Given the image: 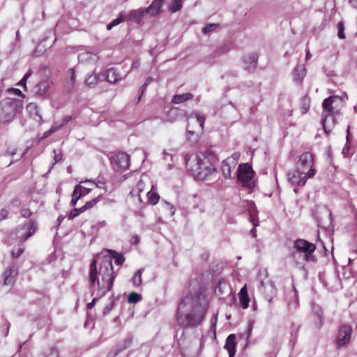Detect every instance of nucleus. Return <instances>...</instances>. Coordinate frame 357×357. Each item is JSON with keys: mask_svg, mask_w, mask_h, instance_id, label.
I'll return each instance as SVG.
<instances>
[{"mask_svg": "<svg viewBox=\"0 0 357 357\" xmlns=\"http://www.w3.org/2000/svg\"><path fill=\"white\" fill-rule=\"evenodd\" d=\"M54 154H55V155H54V164L52 165V166L50 168V169H49L48 172H50L52 170V169L53 168V166H54V164H56V163H57V162H61V161L63 160V155H62V153H58V154H56V150H55V149L54 150Z\"/></svg>", "mask_w": 357, "mask_h": 357, "instance_id": "47", "label": "nucleus"}, {"mask_svg": "<svg viewBox=\"0 0 357 357\" xmlns=\"http://www.w3.org/2000/svg\"><path fill=\"white\" fill-rule=\"evenodd\" d=\"M98 257V256H96L93 259L89 267L91 286L93 287L96 284L97 289L93 292V294H96V297L93 298L91 302L89 303L86 305L89 310L92 309L96 302L112 289L116 278V274L112 269L111 259L107 257L104 259L102 267L98 272L97 259Z\"/></svg>", "mask_w": 357, "mask_h": 357, "instance_id": "2", "label": "nucleus"}, {"mask_svg": "<svg viewBox=\"0 0 357 357\" xmlns=\"http://www.w3.org/2000/svg\"><path fill=\"white\" fill-rule=\"evenodd\" d=\"M352 334V328L350 325L343 324L340 326L337 337V344L339 347H344L349 342Z\"/></svg>", "mask_w": 357, "mask_h": 357, "instance_id": "12", "label": "nucleus"}, {"mask_svg": "<svg viewBox=\"0 0 357 357\" xmlns=\"http://www.w3.org/2000/svg\"><path fill=\"white\" fill-rule=\"evenodd\" d=\"M91 188H88L82 186V190L78 192H79V193L82 195V197H84V196L87 195L88 194H89L91 192Z\"/></svg>", "mask_w": 357, "mask_h": 357, "instance_id": "55", "label": "nucleus"}, {"mask_svg": "<svg viewBox=\"0 0 357 357\" xmlns=\"http://www.w3.org/2000/svg\"><path fill=\"white\" fill-rule=\"evenodd\" d=\"M119 354V352H117V349L115 347H113L108 353L107 357H116Z\"/></svg>", "mask_w": 357, "mask_h": 357, "instance_id": "57", "label": "nucleus"}, {"mask_svg": "<svg viewBox=\"0 0 357 357\" xmlns=\"http://www.w3.org/2000/svg\"><path fill=\"white\" fill-rule=\"evenodd\" d=\"M164 209L167 211L170 217H172L175 213V208L170 203L163 201L162 202Z\"/></svg>", "mask_w": 357, "mask_h": 357, "instance_id": "40", "label": "nucleus"}, {"mask_svg": "<svg viewBox=\"0 0 357 357\" xmlns=\"http://www.w3.org/2000/svg\"><path fill=\"white\" fill-rule=\"evenodd\" d=\"M254 172L252 167L248 163L241 164L237 170V179L240 181L243 186L249 188L255 187L254 181H252Z\"/></svg>", "mask_w": 357, "mask_h": 357, "instance_id": "6", "label": "nucleus"}, {"mask_svg": "<svg viewBox=\"0 0 357 357\" xmlns=\"http://www.w3.org/2000/svg\"><path fill=\"white\" fill-rule=\"evenodd\" d=\"M144 269L140 268L137 271L135 272L134 276L132 277V282L134 286L139 287L142 284V275Z\"/></svg>", "mask_w": 357, "mask_h": 357, "instance_id": "32", "label": "nucleus"}, {"mask_svg": "<svg viewBox=\"0 0 357 357\" xmlns=\"http://www.w3.org/2000/svg\"><path fill=\"white\" fill-rule=\"evenodd\" d=\"M26 110L29 114L40 124L43 123V120L40 114V109L38 105L35 102H30L26 106Z\"/></svg>", "mask_w": 357, "mask_h": 357, "instance_id": "16", "label": "nucleus"}, {"mask_svg": "<svg viewBox=\"0 0 357 357\" xmlns=\"http://www.w3.org/2000/svg\"><path fill=\"white\" fill-rule=\"evenodd\" d=\"M59 351L56 347H52L50 349L49 353H47L45 357H59Z\"/></svg>", "mask_w": 357, "mask_h": 357, "instance_id": "48", "label": "nucleus"}, {"mask_svg": "<svg viewBox=\"0 0 357 357\" xmlns=\"http://www.w3.org/2000/svg\"><path fill=\"white\" fill-rule=\"evenodd\" d=\"M106 79L110 83H116L119 81V74L114 68H109L106 71Z\"/></svg>", "mask_w": 357, "mask_h": 357, "instance_id": "28", "label": "nucleus"}, {"mask_svg": "<svg viewBox=\"0 0 357 357\" xmlns=\"http://www.w3.org/2000/svg\"><path fill=\"white\" fill-rule=\"evenodd\" d=\"M139 241V237L137 235L133 236L131 238V243L134 244H137Z\"/></svg>", "mask_w": 357, "mask_h": 357, "instance_id": "61", "label": "nucleus"}, {"mask_svg": "<svg viewBox=\"0 0 357 357\" xmlns=\"http://www.w3.org/2000/svg\"><path fill=\"white\" fill-rule=\"evenodd\" d=\"M62 127H63V126L62 125L61 123H54L50 129L52 131V132L54 133V132L59 130Z\"/></svg>", "mask_w": 357, "mask_h": 357, "instance_id": "52", "label": "nucleus"}, {"mask_svg": "<svg viewBox=\"0 0 357 357\" xmlns=\"http://www.w3.org/2000/svg\"><path fill=\"white\" fill-rule=\"evenodd\" d=\"M305 76V68L303 65H297L293 70L294 81L297 84H301Z\"/></svg>", "mask_w": 357, "mask_h": 357, "instance_id": "25", "label": "nucleus"}, {"mask_svg": "<svg viewBox=\"0 0 357 357\" xmlns=\"http://www.w3.org/2000/svg\"><path fill=\"white\" fill-rule=\"evenodd\" d=\"M101 199L100 196H98L97 197L86 202V204L82 206V209L84 211H86L88 209H90L93 208Z\"/></svg>", "mask_w": 357, "mask_h": 357, "instance_id": "39", "label": "nucleus"}, {"mask_svg": "<svg viewBox=\"0 0 357 357\" xmlns=\"http://www.w3.org/2000/svg\"><path fill=\"white\" fill-rule=\"evenodd\" d=\"M219 26V24L217 23H209L206 24L205 26L202 28V32L204 34H209L213 31H215Z\"/></svg>", "mask_w": 357, "mask_h": 357, "instance_id": "34", "label": "nucleus"}, {"mask_svg": "<svg viewBox=\"0 0 357 357\" xmlns=\"http://www.w3.org/2000/svg\"><path fill=\"white\" fill-rule=\"evenodd\" d=\"M31 72L29 70L20 81L19 84L21 86H25L27 79L31 76Z\"/></svg>", "mask_w": 357, "mask_h": 357, "instance_id": "49", "label": "nucleus"}, {"mask_svg": "<svg viewBox=\"0 0 357 357\" xmlns=\"http://www.w3.org/2000/svg\"><path fill=\"white\" fill-rule=\"evenodd\" d=\"M21 214L24 218H29L32 215V212L29 208H23L21 211Z\"/></svg>", "mask_w": 357, "mask_h": 357, "instance_id": "51", "label": "nucleus"}, {"mask_svg": "<svg viewBox=\"0 0 357 357\" xmlns=\"http://www.w3.org/2000/svg\"><path fill=\"white\" fill-rule=\"evenodd\" d=\"M22 102L17 98H8L0 102V121H12L17 112L22 110Z\"/></svg>", "mask_w": 357, "mask_h": 357, "instance_id": "4", "label": "nucleus"}, {"mask_svg": "<svg viewBox=\"0 0 357 357\" xmlns=\"http://www.w3.org/2000/svg\"><path fill=\"white\" fill-rule=\"evenodd\" d=\"M249 206H251V208L250 209V219H251L252 217V210H256V206H255V203L253 202H249Z\"/></svg>", "mask_w": 357, "mask_h": 357, "instance_id": "62", "label": "nucleus"}, {"mask_svg": "<svg viewBox=\"0 0 357 357\" xmlns=\"http://www.w3.org/2000/svg\"><path fill=\"white\" fill-rule=\"evenodd\" d=\"M196 118L197 121L199 123V126L202 129L204 128V122H205V116L204 115H200L197 112H192L190 114L189 118Z\"/></svg>", "mask_w": 357, "mask_h": 357, "instance_id": "38", "label": "nucleus"}, {"mask_svg": "<svg viewBox=\"0 0 357 357\" xmlns=\"http://www.w3.org/2000/svg\"><path fill=\"white\" fill-rule=\"evenodd\" d=\"M107 225V222L105 220L100 221L98 222L96 225H94L93 227L97 230L100 229V228L105 227Z\"/></svg>", "mask_w": 357, "mask_h": 357, "instance_id": "56", "label": "nucleus"}, {"mask_svg": "<svg viewBox=\"0 0 357 357\" xmlns=\"http://www.w3.org/2000/svg\"><path fill=\"white\" fill-rule=\"evenodd\" d=\"M95 185L97 188H105L106 183L105 181H96Z\"/></svg>", "mask_w": 357, "mask_h": 357, "instance_id": "59", "label": "nucleus"}, {"mask_svg": "<svg viewBox=\"0 0 357 357\" xmlns=\"http://www.w3.org/2000/svg\"><path fill=\"white\" fill-rule=\"evenodd\" d=\"M108 252H109V255H103L101 257V262H100L99 269L102 267L104 259L107 257H109L111 259V266H112V271L114 272L113 266H112L113 259H115V263L117 265H121L124 262L125 258L122 255L119 254L117 252H116L114 250H109Z\"/></svg>", "mask_w": 357, "mask_h": 357, "instance_id": "19", "label": "nucleus"}, {"mask_svg": "<svg viewBox=\"0 0 357 357\" xmlns=\"http://www.w3.org/2000/svg\"><path fill=\"white\" fill-rule=\"evenodd\" d=\"M17 275V271L14 266L8 268L3 273L4 284L6 285L13 284L15 282V278Z\"/></svg>", "mask_w": 357, "mask_h": 357, "instance_id": "23", "label": "nucleus"}, {"mask_svg": "<svg viewBox=\"0 0 357 357\" xmlns=\"http://www.w3.org/2000/svg\"><path fill=\"white\" fill-rule=\"evenodd\" d=\"M8 211L5 209L2 208L0 210V221L6 219L8 217Z\"/></svg>", "mask_w": 357, "mask_h": 357, "instance_id": "53", "label": "nucleus"}, {"mask_svg": "<svg viewBox=\"0 0 357 357\" xmlns=\"http://www.w3.org/2000/svg\"><path fill=\"white\" fill-rule=\"evenodd\" d=\"M114 301H112L109 304L105 306L102 314L104 316L108 314L114 307Z\"/></svg>", "mask_w": 357, "mask_h": 357, "instance_id": "46", "label": "nucleus"}, {"mask_svg": "<svg viewBox=\"0 0 357 357\" xmlns=\"http://www.w3.org/2000/svg\"><path fill=\"white\" fill-rule=\"evenodd\" d=\"M238 157L239 155L237 153H234L231 156L228 157L227 159L223 160L221 170L225 178H231V169L235 168Z\"/></svg>", "mask_w": 357, "mask_h": 357, "instance_id": "13", "label": "nucleus"}, {"mask_svg": "<svg viewBox=\"0 0 357 357\" xmlns=\"http://www.w3.org/2000/svg\"><path fill=\"white\" fill-rule=\"evenodd\" d=\"M252 326H253V324L250 322L248 324V337H249L251 335V331L252 330Z\"/></svg>", "mask_w": 357, "mask_h": 357, "instance_id": "64", "label": "nucleus"}, {"mask_svg": "<svg viewBox=\"0 0 357 357\" xmlns=\"http://www.w3.org/2000/svg\"><path fill=\"white\" fill-rule=\"evenodd\" d=\"M24 252V248H19L17 250H13L12 255L15 258H18Z\"/></svg>", "mask_w": 357, "mask_h": 357, "instance_id": "50", "label": "nucleus"}, {"mask_svg": "<svg viewBox=\"0 0 357 357\" xmlns=\"http://www.w3.org/2000/svg\"><path fill=\"white\" fill-rule=\"evenodd\" d=\"M68 73L70 74V80L73 84L75 82V73L73 68H70Z\"/></svg>", "mask_w": 357, "mask_h": 357, "instance_id": "58", "label": "nucleus"}, {"mask_svg": "<svg viewBox=\"0 0 357 357\" xmlns=\"http://www.w3.org/2000/svg\"><path fill=\"white\" fill-rule=\"evenodd\" d=\"M123 21H125L124 15L123 13H121L117 18L113 20L109 24H107V29L111 30L114 26L119 25Z\"/></svg>", "mask_w": 357, "mask_h": 357, "instance_id": "35", "label": "nucleus"}, {"mask_svg": "<svg viewBox=\"0 0 357 357\" xmlns=\"http://www.w3.org/2000/svg\"><path fill=\"white\" fill-rule=\"evenodd\" d=\"M294 248L296 250V252H293L291 256L294 258L298 253L309 254V252H314L316 250V245L314 243H310L307 241L298 238L294 243Z\"/></svg>", "mask_w": 357, "mask_h": 357, "instance_id": "10", "label": "nucleus"}, {"mask_svg": "<svg viewBox=\"0 0 357 357\" xmlns=\"http://www.w3.org/2000/svg\"><path fill=\"white\" fill-rule=\"evenodd\" d=\"M193 95L191 93H185L183 94H176L173 96L172 102L174 104H180L192 99Z\"/></svg>", "mask_w": 357, "mask_h": 357, "instance_id": "26", "label": "nucleus"}, {"mask_svg": "<svg viewBox=\"0 0 357 357\" xmlns=\"http://www.w3.org/2000/svg\"><path fill=\"white\" fill-rule=\"evenodd\" d=\"M74 119H75V118L72 116H66L63 118V119L61 121V123L64 126L65 125H66L68 123H69L70 121H72Z\"/></svg>", "mask_w": 357, "mask_h": 357, "instance_id": "54", "label": "nucleus"}, {"mask_svg": "<svg viewBox=\"0 0 357 357\" xmlns=\"http://www.w3.org/2000/svg\"><path fill=\"white\" fill-rule=\"evenodd\" d=\"M250 303V298L248 295L240 296V305L243 309L248 308Z\"/></svg>", "mask_w": 357, "mask_h": 357, "instance_id": "43", "label": "nucleus"}, {"mask_svg": "<svg viewBox=\"0 0 357 357\" xmlns=\"http://www.w3.org/2000/svg\"><path fill=\"white\" fill-rule=\"evenodd\" d=\"M208 307V302L202 289L189 293L178 305L176 314L178 325L186 328L197 327L204 320Z\"/></svg>", "mask_w": 357, "mask_h": 357, "instance_id": "1", "label": "nucleus"}, {"mask_svg": "<svg viewBox=\"0 0 357 357\" xmlns=\"http://www.w3.org/2000/svg\"><path fill=\"white\" fill-rule=\"evenodd\" d=\"M99 79L100 78L97 75L91 74L87 76L85 79V83L89 86L93 87L98 84Z\"/></svg>", "mask_w": 357, "mask_h": 357, "instance_id": "33", "label": "nucleus"}, {"mask_svg": "<svg viewBox=\"0 0 357 357\" xmlns=\"http://www.w3.org/2000/svg\"><path fill=\"white\" fill-rule=\"evenodd\" d=\"M132 339L133 337L132 335H128L122 342L118 343L114 347L117 349V352L121 353L130 346Z\"/></svg>", "mask_w": 357, "mask_h": 357, "instance_id": "27", "label": "nucleus"}, {"mask_svg": "<svg viewBox=\"0 0 357 357\" xmlns=\"http://www.w3.org/2000/svg\"><path fill=\"white\" fill-rule=\"evenodd\" d=\"M303 259L305 261L310 262H317V259L315 255H313V252H309V254H305L303 255Z\"/></svg>", "mask_w": 357, "mask_h": 357, "instance_id": "45", "label": "nucleus"}, {"mask_svg": "<svg viewBox=\"0 0 357 357\" xmlns=\"http://www.w3.org/2000/svg\"><path fill=\"white\" fill-rule=\"evenodd\" d=\"M52 134H53V132L51 130V129H50L49 130H47L44 132L42 138L45 139V138L48 137L49 136H50Z\"/></svg>", "mask_w": 357, "mask_h": 357, "instance_id": "63", "label": "nucleus"}, {"mask_svg": "<svg viewBox=\"0 0 357 357\" xmlns=\"http://www.w3.org/2000/svg\"><path fill=\"white\" fill-rule=\"evenodd\" d=\"M144 15V8L132 10L129 13L124 15V20L125 21H132L139 24Z\"/></svg>", "mask_w": 357, "mask_h": 357, "instance_id": "18", "label": "nucleus"}, {"mask_svg": "<svg viewBox=\"0 0 357 357\" xmlns=\"http://www.w3.org/2000/svg\"><path fill=\"white\" fill-rule=\"evenodd\" d=\"M231 289L227 280L224 278L220 279L215 288V293L218 295L222 296L225 294H230Z\"/></svg>", "mask_w": 357, "mask_h": 357, "instance_id": "20", "label": "nucleus"}, {"mask_svg": "<svg viewBox=\"0 0 357 357\" xmlns=\"http://www.w3.org/2000/svg\"><path fill=\"white\" fill-rule=\"evenodd\" d=\"M52 82L48 79L43 80L36 84L32 89V93L36 98L45 100L49 96V91Z\"/></svg>", "mask_w": 357, "mask_h": 357, "instance_id": "9", "label": "nucleus"}, {"mask_svg": "<svg viewBox=\"0 0 357 357\" xmlns=\"http://www.w3.org/2000/svg\"><path fill=\"white\" fill-rule=\"evenodd\" d=\"M301 112L306 114L310 107V98L307 96H304L301 99Z\"/></svg>", "mask_w": 357, "mask_h": 357, "instance_id": "30", "label": "nucleus"}, {"mask_svg": "<svg viewBox=\"0 0 357 357\" xmlns=\"http://www.w3.org/2000/svg\"><path fill=\"white\" fill-rule=\"evenodd\" d=\"M244 295H245V296L248 295L247 288H246L245 285L241 288L240 293H239V296H244Z\"/></svg>", "mask_w": 357, "mask_h": 357, "instance_id": "60", "label": "nucleus"}, {"mask_svg": "<svg viewBox=\"0 0 357 357\" xmlns=\"http://www.w3.org/2000/svg\"><path fill=\"white\" fill-rule=\"evenodd\" d=\"M236 335L234 334H230L226 339L225 349H226L229 353V357H234L236 354Z\"/></svg>", "mask_w": 357, "mask_h": 357, "instance_id": "21", "label": "nucleus"}, {"mask_svg": "<svg viewBox=\"0 0 357 357\" xmlns=\"http://www.w3.org/2000/svg\"><path fill=\"white\" fill-rule=\"evenodd\" d=\"M37 228V223L34 220H28L12 231L10 234V238L18 240L20 243H23L36 231Z\"/></svg>", "mask_w": 357, "mask_h": 357, "instance_id": "5", "label": "nucleus"}, {"mask_svg": "<svg viewBox=\"0 0 357 357\" xmlns=\"http://www.w3.org/2000/svg\"><path fill=\"white\" fill-rule=\"evenodd\" d=\"M149 201L153 205H155L160 199V195L157 192H152L151 190L147 192Z\"/></svg>", "mask_w": 357, "mask_h": 357, "instance_id": "37", "label": "nucleus"}, {"mask_svg": "<svg viewBox=\"0 0 357 357\" xmlns=\"http://www.w3.org/2000/svg\"><path fill=\"white\" fill-rule=\"evenodd\" d=\"M169 10L172 13H176L182 8V0H169Z\"/></svg>", "mask_w": 357, "mask_h": 357, "instance_id": "31", "label": "nucleus"}, {"mask_svg": "<svg viewBox=\"0 0 357 357\" xmlns=\"http://www.w3.org/2000/svg\"><path fill=\"white\" fill-rule=\"evenodd\" d=\"M315 172V169H310L307 171L306 174H303L298 172V169H296V170L293 172H288V180L293 185L296 184L298 186H303L305 184L307 178L314 176Z\"/></svg>", "mask_w": 357, "mask_h": 357, "instance_id": "7", "label": "nucleus"}, {"mask_svg": "<svg viewBox=\"0 0 357 357\" xmlns=\"http://www.w3.org/2000/svg\"><path fill=\"white\" fill-rule=\"evenodd\" d=\"M162 6V0H154L151 5L144 9V13L149 14L151 16L157 15Z\"/></svg>", "mask_w": 357, "mask_h": 357, "instance_id": "24", "label": "nucleus"}, {"mask_svg": "<svg viewBox=\"0 0 357 357\" xmlns=\"http://www.w3.org/2000/svg\"><path fill=\"white\" fill-rule=\"evenodd\" d=\"M83 212L84 211L82 209V206L81 208H75L70 211L68 218L69 219H73Z\"/></svg>", "mask_w": 357, "mask_h": 357, "instance_id": "41", "label": "nucleus"}, {"mask_svg": "<svg viewBox=\"0 0 357 357\" xmlns=\"http://www.w3.org/2000/svg\"><path fill=\"white\" fill-rule=\"evenodd\" d=\"M112 164L121 169H127L130 166V156L124 152H118L111 157Z\"/></svg>", "mask_w": 357, "mask_h": 357, "instance_id": "14", "label": "nucleus"}, {"mask_svg": "<svg viewBox=\"0 0 357 357\" xmlns=\"http://www.w3.org/2000/svg\"><path fill=\"white\" fill-rule=\"evenodd\" d=\"M337 29H338V32H337V36L340 39H344L345 38V35H344V24L342 22H338L337 24Z\"/></svg>", "mask_w": 357, "mask_h": 357, "instance_id": "44", "label": "nucleus"}, {"mask_svg": "<svg viewBox=\"0 0 357 357\" xmlns=\"http://www.w3.org/2000/svg\"><path fill=\"white\" fill-rule=\"evenodd\" d=\"M142 296L137 292H131L128 297V302L130 303H137L142 301Z\"/></svg>", "mask_w": 357, "mask_h": 357, "instance_id": "36", "label": "nucleus"}, {"mask_svg": "<svg viewBox=\"0 0 357 357\" xmlns=\"http://www.w3.org/2000/svg\"><path fill=\"white\" fill-rule=\"evenodd\" d=\"M312 311L317 315L320 324H321V322L323 321V317H322L323 312H322V310L320 308V307L318 305H314L312 307Z\"/></svg>", "mask_w": 357, "mask_h": 357, "instance_id": "42", "label": "nucleus"}, {"mask_svg": "<svg viewBox=\"0 0 357 357\" xmlns=\"http://www.w3.org/2000/svg\"><path fill=\"white\" fill-rule=\"evenodd\" d=\"M82 186L81 185H75L74 190L72 194V199L70 201V205L72 206H74L77 204V201L82 197V195L79 193L78 191H80L82 190Z\"/></svg>", "mask_w": 357, "mask_h": 357, "instance_id": "29", "label": "nucleus"}, {"mask_svg": "<svg viewBox=\"0 0 357 357\" xmlns=\"http://www.w3.org/2000/svg\"><path fill=\"white\" fill-rule=\"evenodd\" d=\"M340 98L338 96H331L328 98L324 100L322 102V107H323V112L322 114H330V113H334V107L333 106V104L336 100H340Z\"/></svg>", "mask_w": 357, "mask_h": 357, "instance_id": "22", "label": "nucleus"}, {"mask_svg": "<svg viewBox=\"0 0 357 357\" xmlns=\"http://www.w3.org/2000/svg\"><path fill=\"white\" fill-rule=\"evenodd\" d=\"M314 163V156L309 152L303 153L298 161L296 163V169L298 172L306 174L310 169H314L312 166Z\"/></svg>", "mask_w": 357, "mask_h": 357, "instance_id": "8", "label": "nucleus"}, {"mask_svg": "<svg viewBox=\"0 0 357 357\" xmlns=\"http://www.w3.org/2000/svg\"><path fill=\"white\" fill-rule=\"evenodd\" d=\"M258 56L256 54H251L244 57V69L253 73L257 66Z\"/></svg>", "mask_w": 357, "mask_h": 357, "instance_id": "17", "label": "nucleus"}, {"mask_svg": "<svg viewBox=\"0 0 357 357\" xmlns=\"http://www.w3.org/2000/svg\"><path fill=\"white\" fill-rule=\"evenodd\" d=\"M218 162V157L211 151L197 154L193 160H188L186 166L199 180H204L215 171V165Z\"/></svg>", "mask_w": 357, "mask_h": 357, "instance_id": "3", "label": "nucleus"}, {"mask_svg": "<svg viewBox=\"0 0 357 357\" xmlns=\"http://www.w3.org/2000/svg\"><path fill=\"white\" fill-rule=\"evenodd\" d=\"M258 289L268 302H271L277 294L276 287L274 283L270 280H267L266 281L261 280Z\"/></svg>", "mask_w": 357, "mask_h": 357, "instance_id": "11", "label": "nucleus"}, {"mask_svg": "<svg viewBox=\"0 0 357 357\" xmlns=\"http://www.w3.org/2000/svg\"><path fill=\"white\" fill-rule=\"evenodd\" d=\"M321 123L324 132L326 134L330 133L331 129L335 124V117L334 113L322 114Z\"/></svg>", "mask_w": 357, "mask_h": 357, "instance_id": "15", "label": "nucleus"}]
</instances>
